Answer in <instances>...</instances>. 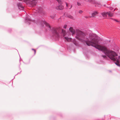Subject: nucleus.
<instances>
[{
  "mask_svg": "<svg viewBox=\"0 0 120 120\" xmlns=\"http://www.w3.org/2000/svg\"><path fill=\"white\" fill-rule=\"evenodd\" d=\"M76 38L82 42H85L88 46L91 45L102 51L111 60L115 61L117 59L118 55L115 52L108 49L105 46L98 45V41L94 35L90 34L87 36L85 34L78 30H76Z\"/></svg>",
  "mask_w": 120,
  "mask_h": 120,
  "instance_id": "1",
  "label": "nucleus"
},
{
  "mask_svg": "<svg viewBox=\"0 0 120 120\" xmlns=\"http://www.w3.org/2000/svg\"><path fill=\"white\" fill-rule=\"evenodd\" d=\"M53 34L56 37H58L59 34L58 33V30L56 28H54L52 29Z\"/></svg>",
  "mask_w": 120,
  "mask_h": 120,
  "instance_id": "2",
  "label": "nucleus"
},
{
  "mask_svg": "<svg viewBox=\"0 0 120 120\" xmlns=\"http://www.w3.org/2000/svg\"><path fill=\"white\" fill-rule=\"evenodd\" d=\"M98 14V12L97 11L94 12L92 14V16H90V18L95 17L96 15Z\"/></svg>",
  "mask_w": 120,
  "mask_h": 120,
  "instance_id": "3",
  "label": "nucleus"
},
{
  "mask_svg": "<svg viewBox=\"0 0 120 120\" xmlns=\"http://www.w3.org/2000/svg\"><path fill=\"white\" fill-rule=\"evenodd\" d=\"M42 24H45V25H46L48 27L49 29V30H51V28L50 27V26L49 25V24H48V23L46 22L45 21H43L42 22Z\"/></svg>",
  "mask_w": 120,
  "mask_h": 120,
  "instance_id": "4",
  "label": "nucleus"
},
{
  "mask_svg": "<svg viewBox=\"0 0 120 120\" xmlns=\"http://www.w3.org/2000/svg\"><path fill=\"white\" fill-rule=\"evenodd\" d=\"M107 15L109 17H112L113 16L114 14L110 11L107 12Z\"/></svg>",
  "mask_w": 120,
  "mask_h": 120,
  "instance_id": "5",
  "label": "nucleus"
},
{
  "mask_svg": "<svg viewBox=\"0 0 120 120\" xmlns=\"http://www.w3.org/2000/svg\"><path fill=\"white\" fill-rule=\"evenodd\" d=\"M70 31L72 33V35H73V34H75V30H74L72 27H71L69 29Z\"/></svg>",
  "mask_w": 120,
  "mask_h": 120,
  "instance_id": "6",
  "label": "nucleus"
},
{
  "mask_svg": "<svg viewBox=\"0 0 120 120\" xmlns=\"http://www.w3.org/2000/svg\"><path fill=\"white\" fill-rule=\"evenodd\" d=\"M18 5L19 9L21 10H22L23 9V7L22 5L21 4L19 3L18 4Z\"/></svg>",
  "mask_w": 120,
  "mask_h": 120,
  "instance_id": "7",
  "label": "nucleus"
},
{
  "mask_svg": "<svg viewBox=\"0 0 120 120\" xmlns=\"http://www.w3.org/2000/svg\"><path fill=\"white\" fill-rule=\"evenodd\" d=\"M63 8V6L62 5H60L57 8V9L59 10H62Z\"/></svg>",
  "mask_w": 120,
  "mask_h": 120,
  "instance_id": "8",
  "label": "nucleus"
},
{
  "mask_svg": "<svg viewBox=\"0 0 120 120\" xmlns=\"http://www.w3.org/2000/svg\"><path fill=\"white\" fill-rule=\"evenodd\" d=\"M116 61L115 62V64L118 66L120 67V64H119L120 61L119 60L117 59Z\"/></svg>",
  "mask_w": 120,
  "mask_h": 120,
  "instance_id": "9",
  "label": "nucleus"
},
{
  "mask_svg": "<svg viewBox=\"0 0 120 120\" xmlns=\"http://www.w3.org/2000/svg\"><path fill=\"white\" fill-rule=\"evenodd\" d=\"M101 14L104 17H106L107 15V12L102 13Z\"/></svg>",
  "mask_w": 120,
  "mask_h": 120,
  "instance_id": "10",
  "label": "nucleus"
},
{
  "mask_svg": "<svg viewBox=\"0 0 120 120\" xmlns=\"http://www.w3.org/2000/svg\"><path fill=\"white\" fill-rule=\"evenodd\" d=\"M64 38L68 41H70L72 40V38H68L67 37H65Z\"/></svg>",
  "mask_w": 120,
  "mask_h": 120,
  "instance_id": "11",
  "label": "nucleus"
},
{
  "mask_svg": "<svg viewBox=\"0 0 120 120\" xmlns=\"http://www.w3.org/2000/svg\"><path fill=\"white\" fill-rule=\"evenodd\" d=\"M88 1L89 2L91 3L94 4L96 3L95 1L94 0H88Z\"/></svg>",
  "mask_w": 120,
  "mask_h": 120,
  "instance_id": "12",
  "label": "nucleus"
},
{
  "mask_svg": "<svg viewBox=\"0 0 120 120\" xmlns=\"http://www.w3.org/2000/svg\"><path fill=\"white\" fill-rule=\"evenodd\" d=\"M62 32L63 34V36H65L66 34V33L65 31L63 29H62Z\"/></svg>",
  "mask_w": 120,
  "mask_h": 120,
  "instance_id": "13",
  "label": "nucleus"
},
{
  "mask_svg": "<svg viewBox=\"0 0 120 120\" xmlns=\"http://www.w3.org/2000/svg\"><path fill=\"white\" fill-rule=\"evenodd\" d=\"M32 0V1H33L32 2V3H30L31 4H32L33 5H35L36 4V3L35 1H34V0Z\"/></svg>",
  "mask_w": 120,
  "mask_h": 120,
  "instance_id": "14",
  "label": "nucleus"
},
{
  "mask_svg": "<svg viewBox=\"0 0 120 120\" xmlns=\"http://www.w3.org/2000/svg\"><path fill=\"white\" fill-rule=\"evenodd\" d=\"M68 17L71 19H74V17L70 15H69L68 16Z\"/></svg>",
  "mask_w": 120,
  "mask_h": 120,
  "instance_id": "15",
  "label": "nucleus"
},
{
  "mask_svg": "<svg viewBox=\"0 0 120 120\" xmlns=\"http://www.w3.org/2000/svg\"><path fill=\"white\" fill-rule=\"evenodd\" d=\"M58 2L60 4H62V2L60 0H57Z\"/></svg>",
  "mask_w": 120,
  "mask_h": 120,
  "instance_id": "16",
  "label": "nucleus"
},
{
  "mask_svg": "<svg viewBox=\"0 0 120 120\" xmlns=\"http://www.w3.org/2000/svg\"><path fill=\"white\" fill-rule=\"evenodd\" d=\"M32 50L34 51V55H35L36 54V50L34 49H32Z\"/></svg>",
  "mask_w": 120,
  "mask_h": 120,
  "instance_id": "17",
  "label": "nucleus"
},
{
  "mask_svg": "<svg viewBox=\"0 0 120 120\" xmlns=\"http://www.w3.org/2000/svg\"><path fill=\"white\" fill-rule=\"evenodd\" d=\"M79 13L82 14V13H83V11H82V10H80L79 11Z\"/></svg>",
  "mask_w": 120,
  "mask_h": 120,
  "instance_id": "18",
  "label": "nucleus"
},
{
  "mask_svg": "<svg viewBox=\"0 0 120 120\" xmlns=\"http://www.w3.org/2000/svg\"><path fill=\"white\" fill-rule=\"evenodd\" d=\"M102 56L104 58H106L107 57L105 55H102Z\"/></svg>",
  "mask_w": 120,
  "mask_h": 120,
  "instance_id": "19",
  "label": "nucleus"
},
{
  "mask_svg": "<svg viewBox=\"0 0 120 120\" xmlns=\"http://www.w3.org/2000/svg\"><path fill=\"white\" fill-rule=\"evenodd\" d=\"M67 26L66 25H65L64 26V28L65 29H66L67 28Z\"/></svg>",
  "mask_w": 120,
  "mask_h": 120,
  "instance_id": "20",
  "label": "nucleus"
},
{
  "mask_svg": "<svg viewBox=\"0 0 120 120\" xmlns=\"http://www.w3.org/2000/svg\"><path fill=\"white\" fill-rule=\"evenodd\" d=\"M54 17H55L54 16H51V17L52 19H53L54 18Z\"/></svg>",
  "mask_w": 120,
  "mask_h": 120,
  "instance_id": "21",
  "label": "nucleus"
},
{
  "mask_svg": "<svg viewBox=\"0 0 120 120\" xmlns=\"http://www.w3.org/2000/svg\"><path fill=\"white\" fill-rule=\"evenodd\" d=\"M77 5L78 6H79V5H80L81 4H80V3H77Z\"/></svg>",
  "mask_w": 120,
  "mask_h": 120,
  "instance_id": "22",
  "label": "nucleus"
},
{
  "mask_svg": "<svg viewBox=\"0 0 120 120\" xmlns=\"http://www.w3.org/2000/svg\"><path fill=\"white\" fill-rule=\"evenodd\" d=\"M84 17L86 18H88V17L87 16H85Z\"/></svg>",
  "mask_w": 120,
  "mask_h": 120,
  "instance_id": "23",
  "label": "nucleus"
},
{
  "mask_svg": "<svg viewBox=\"0 0 120 120\" xmlns=\"http://www.w3.org/2000/svg\"><path fill=\"white\" fill-rule=\"evenodd\" d=\"M86 1H88V0H84Z\"/></svg>",
  "mask_w": 120,
  "mask_h": 120,
  "instance_id": "24",
  "label": "nucleus"
},
{
  "mask_svg": "<svg viewBox=\"0 0 120 120\" xmlns=\"http://www.w3.org/2000/svg\"><path fill=\"white\" fill-rule=\"evenodd\" d=\"M28 20H30V19H28Z\"/></svg>",
  "mask_w": 120,
  "mask_h": 120,
  "instance_id": "25",
  "label": "nucleus"
},
{
  "mask_svg": "<svg viewBox=\"0 0 120 120\" xmlns=\"http://www.w3.org/2000/svg\"><path fill=\"white\" fill-rule=\"evenodd\" d=\"M115 10H116V9H114V11Z\"/></svg>",
  "mask_w": 120,
  "mask_h": 120,
  "instance_id": "26",
  "label": "nucleus"
}]
</instances>
